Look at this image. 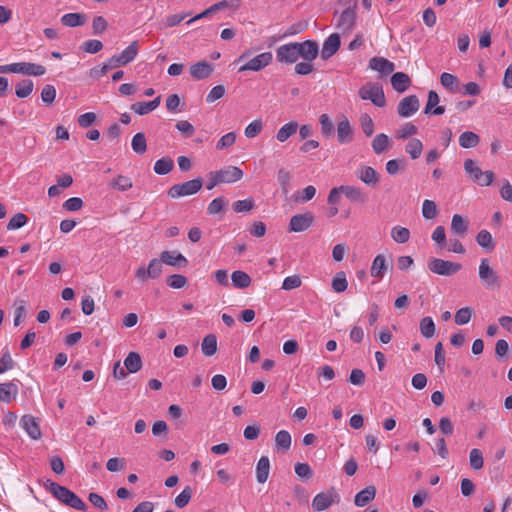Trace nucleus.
I'll return each instance as SVG.
<instances>
[{"mask_svg":"<svg viewBox=\"0 0 512 512\" xmlns=\"http://www.w3.org/2000/svg\"><path fill=\"white\" fill-rule=\"evenodd\" d=\"M45 488L61 503L79 511H86L87 505L73 491L51 480H47Z\"/></svg>","mask_w":512,"mask_h":512,"instance_id":"obj_1","label":"nucleus"},{"mask_svg":"<svg viewBox=\"0 0 512 512\" xmlns=\"http://www.w3.org/2000/svg\"><path fill=\"white\" fill-rule=\"evenodd\" d=\"M464 170L471 180L480 186L491 185L495 177L491 170L482 171L473 159H466L464 161Z\"/></svg>","mask_w":512,"mask_h":512,"instance_id":"obj_2","label":"nucleus"},{"mask_svg":"<svg viewBox=\"0 0 512 512\" xmlns=\"http://www.w3.org/2000/svg\"><path fill=\"white\" fill-rule=\"evenodd\" d=\"M46 68L40 64L18 62L0 66V73H20L23 75L42 76Z\"/></svg>","mask_w":512,"mask_h":512,"instance_id":"obj_3","label":"nucleus"},{"mask_svg":"<svg viewBox=\"0 0 512 512\" xmlns=\"http://www.w3.org/2000/svg\"><path fill=\"white\" fill-rule=\"evenodd\" d=\"M203 186L202 178L198 177L184 183L171 186L167 192L170 198H179L196 194Z\"/></svg>","mask_w":512,"mask_h":512,"instance_id":"obj_4","label":"nucleus"},{"mask_svg":"<svg viewBox=\"0 0 512 512\" xmlns=\"http://www.w3.org/2000/svg\"><path fill=\"white\" fill-rule=\"evenodd\" d=\"M479 279L487 289L500 288L501 282L497 272L490 267L487 258H483L479 265Z\"/></svg>","mask_w":512,"mask_h":512,"instance_id":"obj_5","label":"nucleus"},{"mask_svg":"<svg viewBox=\"0 0 512 512\" xmlns=\"http://www.w3.org/2000/svg\"><path fill=\"white\" fill-rule=\"evenodd\" d=\"M358 93L362 100H370L377 107H384L386 104L383 89L378 83L364 85Z\"/></svg>","mask_w":512,"mask_h":512,"instance_id":"obj_6","label":"nucleus"},{"mask_svg":"<svg viewBox=\"0 0 512 512\" xmlns=\"http://www.w3.org/2000/svg\"><path fill=\"white\" fill-rule=\"evenodd\" d=\"M428 269L437 275L451 276L459 272L462 269V265L440 258H432L428 262Z\"/></svg>","mask_w":512,"mask_h":512,"instance_id":"obj_7","label":"nucleus"},{"mask_svg":"<svg viewBox=\"0 0 512 512\" xmlns=\"http://www.w3.org/2000/svg\"><path fill=\"white\" fill-rule=\"evenodd\" d=\"M297 47V42L279 46L276 49V60L285 64L295 63L299 59Z\"/></svg>","mask_w":512,"mask_h":512,"instance_id":"obj_8","label":"nucleus"},{"mask_svg":"<svg viewBox=\"0 0 512 512\" xmlns=\"http://www.w3.org/2000/svg\"><path fill=\"white\" fill-rule=\"evenodd\" d=\"M314 220L315 216L312 212L296 214L290 219L289 231L296 233L303 232L312 226Z\"/></svg>","mask_w":512,"mask_h":512,"instance_id":"obj_9","label":"nucleus"},{"mask_svg":"<svg viewBox=\"0 0 512 512\" xmlns=\"http://www.w3.org/2000/svg\"><path fill=\"white\" fill-rule=\"evenodd\" d=\"M420 107L419 99L416 95H409L400 100L397 106V113L402 118H407L415 114Z\"/></svg>","mask_w":512,"mask_h":512,"instance_id":"obj_10","label":"nucleus"},{"mask_svg":"<svg viewBox=\"0 0 512 512\" xmlns=\"http://www.w3.org/2000/svg\"><path fill=\"white\" fill-rule=\"evenodd\" d=\"M273 56L271 52H263L254 58L250 59L247 63L239 68L240 72L251 70L260 71L272 62Z\"/></svg>","mask_w":512,"mask_h":512,"instance_id":"obj_11","label":"nucleus"},{"mask_svg":"<svg viewBox=\"0 0 512 512\" xmlns=\"http://www.w3.org/2000/svg\"><path fill=\"white\" fill-rule=\"evenodd\" d=\"M298 57L304 61L312 62L319 54V45L315 40H306L302 43L297 42Z\"/></svg>","mask_w":512,"mask_h":512,"instance_id":"obj_12","label":"nucleus"},{"mask_svg":"<svg viewBox=\"0 0 512 512\" xmlns=\"http://www.w3.org/2000/svg\"><path fill=\"white\" fill-rule=\"evenodd\" d=\"M355 174L358 179L369 187H376L380 180L378 172L371 166L362 165Z\"/></svg>","mask_w":512,"mask_h":512,"instance_id":"obj_13","label":"nucleus"},{"mask_svg":"<svg viewBox=\"0 0 512 512\" xmlns=\"http://www.w3.org/2000/svg\"><path fill=\"white\" fill-rule=\"evenodd\" d=\"M214 71L213 64L206 60L199 61L190 66V74L194 80H203L211 76Z\"/></svg>","mask_w":512,"mask_h":512,"instance_id":"obj_14","label":"nucleus"},{"mask_svg":"<svg viewBox=\"0 0 512 512\" xmlns=\"http://www.w3.org/2000/svg\"><path fill=\"white\" fill-rule=\"evenodd\" d=\"M20 425L33 440L41 438L40 425L34 416L29 414L22 416Z\"/></svg>","mask_w":512,"mask_h":512,"instance_id":"obj_15","label":"nucleus"},{"mask_svg":"<svg viewBox=\"0 0 512 512\" xmlns=\"http://www.w3.org/2000/svg\"><path fill=\"white\" fill-rule=\"evenodd\" d=\"M220 183H233L243 177V171L235 166H227L218 171H214Z\"/></svg>","mask_w":512,"mask_h":512,"instance_id":"obj_16","label":"nucleus"},{"mask_svg":"<svg viewBox=\"0 0 512 512\" xmlns=\"http://www.w3.org/2000/svg\"><path fill=\"white\" fill-rule=\"evenodd\" d=\"M341 40L338 33L331 34L323 43L321 57L327 60L332 57L340 48Z\"/></svg>","mask_w":512,"mask_h":512,"instance_id":"obj_17","label":"nucleus"},{"mask_svg":"<svg viewBox=\"0 0 512 512\" xmlns=\"http://www.w3.org/2000/svg\"><path fill=\"white\" fill-rule=\"evenodd\" d=\"M355 7L356 4L354 5L353 8L348 7L340 15L337 23V28L342 32H349L353 29L356 21Z\"/></svg>","mask_w":512,"mask_h":512,"instance_id":"obj_18","label":"nucleus"},{"mask_svg":"<svg viewBox=\"0 0 512 512\" xmlns=\"http://www.w3.org/2000/svg\"><path fill=\"white\" fill-rule=\"evenodd\" d=\"M369 68L383 75H388L395 70V65L393 62L383 57L375 56L369 60Z\"/></svg>","mask_w":512,"mask_h":512,"instance_id":"obj_19","label":"nucleus"},{"mask_svg":"<svg viewBox=\"0 0 512 512\" xmlns=\"http://www.w3.org/2000/svg\"><path fill=\"white\" fill-rule=\"evenodd\" d=\"M161 261L174 267H186L188 264L186 257L177 251H163L161 253Z\"/></svg>","mask_w":512,"mask_h":512,"instance_id":"obj_20","label":"nucleus"},{"mask_svg":"<svg viewBox=\"0 0 512 512\" xmlns=\"http://www.w3.org/2000/svg\"><path fill=\"white\" fill-rule=\"evenodd\" d=\"M342 193L352 202L364 204L367 202V194L360 187L341 185Z\"/></svg>","mask_w":512,"mask_h":512,"instance_id":"obj_21","label":"nucleus"},{"mask_svg":"<svg viewBox=\"0 0 512 512\" xmlns=\"http://www.w3.org/2000/svg\"><path fill=\"white\" fill-rule=\"evenodd\" d=\"M337 139L341 144L349 143L353 139V129L346 117L337 125Z\"/></svg>","mask_w":512,"mask_h":512,"instance_id":"obj_22","label":"nucleus"},{"mask_svg":"<svg viewBox=\"0 0 512 512\" xmlns=\"http://www.w3.org/2000/svg\"><path fill=\"white\" fill-rule=\"evenodd\" d=\"M391 85L395 91L403 93L410 87L411 79L404 72H396L391 77Z\"/></svg>","mask_w":512,"mask_h":512,"instance_id":"obj_23","label":"nucleus"},{"mask_svg":"<svg viewBox=\"0 0 512 512\" xmlns=\"http://www.w3.org/2000/svg\"><path fill=\"white\" fill-rule=\"evenodd\" d=\"M376 496V487L373 485L367 486L355 496L354 503L358 507H364L370 503Z\"/></svg>","mask_w":512,"mask_h":512,"instance_id":"obj_24","label":"nucleus"},{"mask_svg":"<svg viewBox=\"0 0 512 512\" xmlns=\"http://www.w3.org/2000/svg\"><path fill=\"white\" fill-rule=\"evenodd\" d=\"M469 221L465 219L460 214H455L452 217L451 221V231L452 233L458 235L459 237H464L468 232Z\"/></svg>","mask_w":512,"mask_h":512,"instance_id":"obj_25","label":"nucleus"},{"mask_svg":"<svg viewBox=\"0 0 512 512\" xmlns=\"http://www.w3.org/2000/svg\"><path fill=\"white\" fill-rule=\"evenodd\" d=\"M161 102V96H157L154 100L149 102H136L131 105V110L138 115H145L155 110Z\"/></svg>","mask_w":512,"mask_h":512,"instance_id":"obj_26","label":"nucleus"},{"mask_svg":"<svg viewBox=\"0 0 512 512\" xmlns=\"http://www.w3.org/2000/svg\"><path fill=\"white\" fill-rule=\"evenodd\" d=\"M18 394V386L13 381L0 384V401L10 403Z\"/></svg>","mask_w":512,"mask_h":512,"instance_id":"obj_27","label":"nucleus"},{"mask_svg":"<svg viewBox=\"0 0 512 512\" xmlns=\"http://www.w3.org/2000/svg\"><path fill=\"white\" fill-rule=\"evenodd\" d=\"M270 461L267 456H262L256 466V478L261 484L265 483L269 477Z\"/></svg>","mask_w":512,"mask_h":512,"instance_id":"obj_28","label":"nucleus"},{"mask_svg":"<svg viewBox=\"0 0 512 512\" xmlns=\"http://www.w3.org/2000/svg\"><path fill=\"white\" fill-rule=\"evenodd\" d=\"M386 271H387L386 258L384 255L379 254L374 258V260L372 262V266H371V270H370L371 276L375 277V278L382 279L384 274L386 273Z\"/></svg>","mask_w":512,"mask_h":512,"instance_id":"obj_29","label":"nucleus"},{"mask_svg":"<svg viewBox=\"0 0 512 512\" xmlns=\"http://www.w3.org/2000/svg\"><path fill=\"white\" fill-rule=\"evenodd\" d=\"M477 244L482 247L486 252H492L495 248V242L491 233L486 230H480L476 236Z\"/></svg>","mask_w":512,"mask_h":512,"instance_id":"obj_30","label":"nucleus"},{"mask_svg":"<svg viewBox=\"0 0 512 512\" xmlns=\"http://www.w3.org/2000/svg\"><path fill=\"white\" fill-rule=\"evenodd\" d=\"M231 282L236 289H245L251 285V277L244 271L237 270L231 275Z\"/></svg>","mask_w":512,"mask_h":512,"instance_id":"obj_31","label":"nucleus"},{"mask_svg":"<svg viewBox=\"0 0 512 512\" xmlns=\"http://www.w3.org/2000/svg\"><path fill=\"white\" fill-rule=\"evenodd\" d=\"M124 366L129 373H137L142 368V359L139 353L130 352L124 359Z\"/></svg>","mask_w":512,"mask_h":512,"instance_id":"obj_32","label":"nucleus"},{"mask_svg":"<svg viewBox=\"0 0 512 512\" xmlns=\"http://www.w3.org/2000/svg\"><path fill=\"white\" fill-rule=\"evenodd\" d=\"M86 16L81 13H67L61 17V23L67 27H77L85 24Z\"/></svg>","mask_w":512,"mask_h":512,"instance_id":"obj_33","label":"nucleus"},{"mask_svg":"<svg viewBox=\"0 0 512 512\" xmlns=\"http://www.w3.org/2000/svg\"><path fill=\"white\" fill-rule=\"evenodd\" d=\"M479 142L480 137L472 131H465L459 136V145L465 149L474 148Z\"/></svg>","mask_w":512,"mask_h":512,"instance_id":"obj_34","label":"nucleus"},{"mask_svg":"<svg viewBox=\"0 0 512 512\" xmlns=\"http://www.w3.org/2000/svg\"><path fill=\"white\" fill-rule=\"evenodd\" d=\"M371 145L374 153L379 155L389 148L390 139L386 134L380 133L374 137Z\"/></svg>","mask_w":512,"mask_h":512,"instance_id":"obj_35","label":"nucleus"},{"mask_svg":"<svg viewBox=\"0 0 512 512\" xmlns=\"http://www.w3.org/2000/svg\"><path fill=\"white\" fill-rule=\"evenodd\" d=\"M201 349L205 356H213L217 351V337L214 334L205 336L201 344Z\"/></svg>","mask_w":512,"mask_h":512,"instance_id":"obj_36","label":"nucleus"},{"mask_svg":"<svg viewBox=\"0 0 512 512\" xmlns=\"http://www.w3.org/2000/svg\"><path fill=\"white\" fill-rule=\"evenodd\" d=\"M298 129V123L295 121H291L283 125L276 134V139L279 142H285L288 138H290L293 134L296 133Z\"/></svg>","mask_w":512,"mask_h":512,"instance_id":"obj_37","label":"nucleus"},{"mask_svg":"<svg viewBox=\"0 0 512 512\" xmlns=\"http://www.w3.org/2000/svg\"><path fill=\"white\" fill-rule=\"evenodd\" d=\"M332 502L333 500L330 495L326 493H319L314 497L312 507L316 511H324L332 505Z\"/></svg>","mask_w":512,"mask_h":512,"instance_id":"obj_38","label":"nucleus"},{"mask_svg":"<svg viewBox=\"0 0 512 512\" xmlns=\"http://www.w3.org/2000/svg\"><path fill=\"white\" fill-rule=\"evenodd\" d=\"M174 168V162L170 157H163L154 164V172L158 175H166Z\"/></svg>","mask_w":512,"mask_h":512,"instance_id":"obj_39","label":"nucleus"},{"mask_svg":"<svg viewBox=\"0 0 512 512\" xmlns=\"http://www.w3.org/2000/svg\"><path fill=\"white\" fill-rule=\"evenodd\" d=\"M33 81L30 79H24L21 80L16 84L15 87V94L18 98H26L28 97L32 91H33Z\"/></svg>","mask_w":512,"mask_h":512,"instance_id":"obj_40","label":"nucleus"},{"mask_svg":"<svg viewBox=\"0 0 512 512\" xmlns=\"http://www.w3.org/2000/svg\"><path fill=\"white\" fill-rule=\"evenodd\" d=\"M405 151L410 155L411 159L419 158L423 151V144L421 140L417 138L410 139L405 146Z\"/></svg>","mask_w":512,"mask_h":512,"instance_id":"obj_41","label":"nucleus"},{"mask_svg":"<svg viewBox=\"0 0 512 512\" xmlns=\"http://www.w3.org/2000/svg\"><path fill=\"white\" fill-rule=\"evenodd\" d=\"M109 186L113 189L119 190L121 192L127 191L132 188L133 183L132 180L124 175H118L115 179H113Z\"/></svg>","mask_w":512,"mask_h":512,"instance_id":"obj_42","label":"nucleus"},{"mask_svg":"<svg viewBox=\"0 0 512 512\" xmlns=\"http://www.w3.org/2000/svg\"><path fill=\"white\" fill-rule=\"evenodd\" d=\"M132 149L135 153L142 155L147 150V142L145 134L142 132L136 133L131 142Z\"/></svg>","mask_w":512,"mask_h":512,"instance_id":"obj_43","label":"nucleus"},{"mask_svg":"<svg viewBox=\"0 0 512 512\" xmlns=\"http://www.w3.org/2000/svg\"><path fill=\"white\" fill-rule=\"evenodd\" d=\"M275 443L278 449L286 452L291 447V435L286 430L279 431L275 436Z\"/></svg>","mask_w":512,"mask_h":512,"instance_id":"obj_44","label":"nucleus"},{"mask_svg":"<svg viewBox=\"0 0 512 512\" xmlns=\"http://www.w3.org/2000/svg\"><path fill=\"white\" fill-rule=\"evenodd\" d=\"M419 328L422 336L427 339L433 337L435 334V324L433 319L429 316L421 319Z\"/></svg>","mask_w":512,"mask_h":512,"instance_id":"obj_45","label":"nucleus"},{"mask_svg":"<svg viewBox=\"0 0 512 512\" xmlns=\"http://www.w3.org/2000/svg\"><path fill=\"white\" fill-rule=\"evenodd\" d=\"M440 82L449 91H458L459 80L455 75L444 72L440 76Z\"/></svg>","mask_w":512,"mask_h":512,"instance_id":"obj_46","label":"nucleus"},{"mask_svg":"<svg viewBox=\"0 0 512 512\" xmlns=\"http://www.w3.org/2000/svg\"><path fill=\"white\" fill-rule=\"evenodd\" d=\"M391 237L395 242L404 244L410 239V231L405 227L395 226L391 230Z\"/></svg>","mask_w":512,"mask_h":512,"instance_id":"obj_47","label":"nucleus"},{"mask_svg":"<svg viewBox=\"0 0 512 512\" xmlns=\"http://www.w3.org/2000/svg\"><path fill=\"white\" fill-rule=\"evenodd\" d=\"M469 463H470V467L473 469V470H480L483 468V465H484V459H483V453L480 449L478 448H473L471 451H470V454H469Z\"/></svg>","mask_w":512,"mask_h":512,"instance_id":"obj_48","label":"nucleus"},{"mask_svg":"<svg viewBox=\"0 0 512 512\" xmlns=\"http://www.w3.org/2000/svg\"><path fill=\"white\" fill-rule=\"evenodd\" d=\"M348 287V282L346 279V274L343 271H340L335 274V276L332 279V289L337 292L341 293L344 292Z\"/></svg>","mask_w":512,"mask_h":512,"instance_id":"obj_49","label":"nucleus"},{"mask_svg":"<svg viewBox=\"0 0 512 512\" xmlns=\"http://www.w3.org/2000/svg\"><path fill=\"white\" fill-rule=\"evenodd\" d=\"M321 125V133L324 137L330 138L334 135V125L327 114H322L319 117Z\"/></svg>","mask_w":512,"mask_h":512,"instance_id":"obj_50","label":"nucleus"},{"mask_svg":"<svg viewBox=\"0 0 512 512\" xmlns=\"http://www.w3.org/2000/svg\"><path fill=\"white\" fill-rule=\"evenodd\" d=\"M28 222V217L19 212L17 214H15L8 222L7 224V230L9 231H13V230H16V229H20L22 228L23 226H25Z\"/></svg>","mask_w":512,"mask_h":512,"instance_id":"obj_51","label":"nucleus"},{"mask_svg":"<svg viewBox=\"0 0 512 512\" xmlns=\"http://www.w3.org/2000/svg\"><path fill=\"white\" fill-rule=\"evenodd\" d=\"M473 313L474 310L472 307L467 306L459 309L455 314V323L457 325L467 324L470 321Z\"/></svg>","mask_w":512,"mask_h":512,"instance_id":"obj_52","label":"nucleus"},{"mask_svg":"<svg viewBox=\"0 0 512 512\" xmlns=\"http://www.w3.org/2000/svg\"><path fill=\"white\" fill-rule=\"evenodd\" d=\"M438 208L434 201L424 200L422 204V215L425 219H433L437 216Z\"/></svg>","mask_w":512,"mask_h":512,"instance_id":"obj_53","label":"nucleus"},{"mask_svg":"<svg viewBox=\"0 0 512 512\" xmlns=\"http://www.w3.org/2000/svg\"><path fill=\"white\" fill-rule=\"evenodd\" d=\"M192 488L186 486L182 492L175 498L174 504L178 508H184L190 502L192 498Z\"/></svg>","mask_w":512,"mask_h":512,"instance_id":"obj_54","label":"nucleus"},{"mask_svg":"<svg viewBox=\"0 0 512 512\" xmlns=\"http://www.w3.org/2000/svg\"><path fill=\"white\" fill-rule=\"evenodd\" d=\"M162 263H164V262L161 261V258L160 259L153 258L149 262V265H148V268H147V274H148L149 278L156 279V278H158L161 275V273H162Z\"/></svg>","mask_w":512,"mask_h":512,"instance_id":"obj_55","label":"nucleus"},{"mask_svg":"<svg viewBox=\"0 0 512 512\" xmlns=\"http://www.w3.org/2000/svg\"><path fill=\"white\" fill-rule=\"evenodd\" d=\"M56 97V89L51 84H46L41 91V99L45 105H51Z\"/></svg>","mask_w":512,"mask_h":512,"instance_id":"obj_56","label":"nucleus"},{"mask_svg":"<svg viewBox=\"0 0 512 512\" xmlns=\"http://www.w3.org/2000/svg\"><path fill=\"white\" fill-rule=\"evenodd\" d=\"M138 54V41H133L126 49L121 53L124 62L127 64L131 63Z\"/></svg>","mask_w":512,"mask_h":512,"instance_id":"obj_57","label":"nucleus"},{"mask_svg":"<svg viewBox=\"0 0 512 512\" xmlns=\"http://www.w3.org/2000/svg\"><path fill=\"white\" fill-rule=\"evenodd\" d=\"M255 206L254 200L252 198L238 200L233 203V210L237 213H245L252 210Z\"/></svg>","mask_w":512,"mask_h":512,"instance_id":"obj_58","label":"nucleus"},{"mask_svg":"<svg viewBox=\"0 0 512 512\" xmlns=\"http://www.w3.org/2000/svg\"><path fill=\"white\" fill-rule=\"evenodd\" d=\"M225 205H226L225 198L222 197V196L221 197H217V198L213 199L209 203V205L207 207V213L209 215L218 214V213H220L224 209Z\"/></svg>","mask_w":512,"mask_h":512,"instance_id":"obj_59","label":"nucleus"},{"mask_svg":"<svg viewBox=\"0 0 512 512\" xmlns=\"http://www.w3.org/2000/svg\"><path fill=\"white\" fill-rule=\"evenodd\" d=\"M263 129V123L261 119L254 120L248 124L245 128V136L247 138L256 137Z\"/></svg>","mask_w":512,"mask_h":512,"instance_id":"obj_60","label":"nucleus"},{"mask_svg":"<svg viewBox=\"0 0 512 512\" xmlns=\"http://www.w3.org/2000/svg\"><path fill=\"white\" fill-rule=\"evenodd\" d=\"M187 282V278L181 274H173L167 279V285L173 289H181L186 286Z\"/></svg>","mask_w":512,"mask_h":512,"instance_id":"obj_61","label":"nucleus"},{"mask_svg":"<svg viewBox=\"0 0 512 512\" xmlns=\"http://www.w3.org/2000/svg\"><path fill=\"white\" fill-rule=\"evenodd\" d=\"M360 124L363 130V133L370 137L374 133V122L372 118L368 114H362L360 117Z\"/></svg>","mask_w":512,"mask_h":512,"instance_id":"obj_62","label":"nucleus"},{"mask_svg":"<svg viewBox=\"0 0 512 512\" xmlns=\"http://www.w3.org/2000/svg\"><path fill=\"white\" fill-rule=\"evenodd\" d=\"M103 48V44L100 40H96V39H91V40H87L85 41L82 46H81V49L87 53H91V54H95V53H98L99 51H101Z\"/></svg>","mask_w":512,"mask_h":512,"instance_id":"obj_63","label":"nucleus"},{"mask_svg":"<svg viewBox=\"0 0 512 512\" xmlns=\"http://www.w3.org/2000/svg\"><path fill=\"white\" fill-rule=\"evenodd\" d=\"M88 500L94 507H96L100 511H106L108 509V505H107L105 499L98 493H95V492L89 493Z\"/></svg>","mask_w":512,"mask_h":512,"instance_id":"obj_64","label":"nucleus"}]
</instances>
